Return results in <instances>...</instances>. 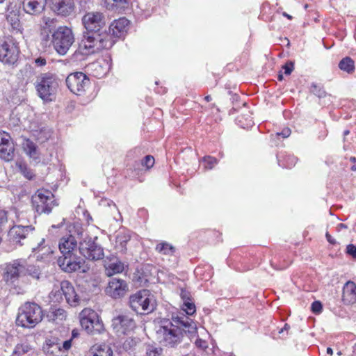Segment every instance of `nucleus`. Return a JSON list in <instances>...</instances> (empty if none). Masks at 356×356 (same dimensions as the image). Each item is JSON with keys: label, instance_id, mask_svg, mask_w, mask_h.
Returning a JSON list of instances; mask_svg holds the SVG:
<instances>
[{"label": "nucleus", "instance_id": "nucleus-27", "mask_svg": "<svg viewBox=\"0 0 356 356\" xmlns=\"http://www.w3.org/2000/svg\"><path fill=\"white\" fill-rule=\"evenodd\" d=\"M131 238L130 234L128 232H120L115 240V248L120 252H125L127 250V243Z\"/></svg>", "mask_w": 356, "mask_h": 356}, {"label": "nucleus", "instance_id": "nucleus-56", "mask_svg": "<svg viewBox=\"0 0 356 356\" xmlns=\"http://www.w3.org/2000/svg\"><path fill=\"white\" fill-rule=\"evenodd\" d=\"M104 202H106L108 206H109V207L112 206L113 209H116L115 204L112 201L105 200Z\"/></svg>", "mask_w": 356, "mask_h": 356}, {"label": "nucleus", "instance_id": "nucleus-60", "mask_svg": "<svg viewBox=\"0 0 356 356\" xmlns=\"http://www.w3.org/2000/svg\"><path fill=\"white\" fill-rule=\"evenodd\" d=\"M282 15H283V16H284V17H287V18H288V19H292V17H291L290 15H289V14H287L286 13H285V12H284V13H282Z\"/></svg>", "mask_w": 356, "mask_h": 356}, {"label": "nucleus", "instance_id": "nucleus-23", "mask_svg": "<svg viewBox=\"0 0 356 356\" xmlns=\"http://www.w3.org/2000/svg\"><path fill=\"white\" fill-rule=\"evenodd\" d=\"M104 266L106 275L108 277L120 273L124 269V263L115 257L111 259L108 261H106Z\"/></svg>", "mask_w": 356, "mask_h": 356}, {"label": "nucleus", "instance_id": "nucleus-51", "mask_svg": "<svg viewBox=\"0 0 356 356\" xmlns=\"http://www.w3.org/2000/svg\"><path fill=\"white\" fill-rule=\"evenodd\" d=\"M46 60L44 58L39 57L35 60V63L37 66H44L46 65Z\"/></svg>", "mask_w": 356, "mask_h": 356}, {"label": "nucleus", "instance_id": "nucleus-58", "mask_svg": "<svg viewBox=\"0 0 356 356\" xmlns=\"http://www.w3.org/2000/svg\"><path fill=\"white\" fill-rule=\"evenodd\" d=\"M338 227L341 228V229H346L347 228V225H345V224H343V223H341L338 225Z\"/></svg>", "mask_w": 356, "mask_h": 356}, {"label": "nucleus", "instance_id": "nucleus-10", "mask_svg": "<svg viewBox=\"0 0 356 356\" xmlns=\"http://www.w3.org/2000/svg\"><path fill=\"white\" fill-rule=\"evenodd\" d=\"M28 264L24 259H15L6 264L3 278L6 282L15 283L27 275Z\"/></svg>", "mask_w": 356, "mask_h": 356}, {"label": "nucleus", "instance_id": "nucleus-6", "mask_svg": "<svg viewBox=\"0 0 356 356\" xmlns=\"http://www.w3.org/2000/svg\"><path fill=\"white\" fill-rule=\"evenodd\" d=\"M51 42L58 54L65 55L74 42L72 29L65 26H59L51 34Z\"/></svg>", "mask_w": 356, "mask_h": 356}, {"label": "nucleus", "instance_id": "nucleus-22", "mask_svg": "<svg viewBox=\"0 0 356 356\" xmlns=\"http://www.w3.org/2000/svg\"><path fill=\"white\" fill-rule=\"evenodd\" d=\"M342 300L347 305L356 302V284L353 282L348 281L345 284Z\"/></svg>", "mask_w": 356, "mask_h": 356}, {"label": "nucleus", "instance_id": "nucleus-18", "mask_svg": "<svg viewBox=\"0 0 356 356\" xmlns=\"http://www.w3.org/2000/svg\"><path fill=\"white\" fill-rule=\"evenodd\" d=\"M128 291L126 282L122 279L111 278L105 289L106 293L113 298L123 297Z\"/></svg>", "mask_w": 356, "mask_h": 356}, {"label": "nucleus", "instance_id": "nucleus-39", "mask_svg": "<svg viewBox=\"0 0 356 356\" xmlns=\"http://www.w3.org/2000/svg\"><path fill=\"white\" fill-rule=\"evenodd\" d=\"M53 317H54V320H55V321H63L67 317V312L65 309H63L62 308L56 309L53 312Z\"/></svg>", "mask_w": 356, "mask_h": 356}, {"label": "nucleus", "instance_id": "nucleus-44", "mask_svg": "<svg viewBox=\"0 0 356 356\" xmlns=\"http://www.w3.org/2000/svg\"><path fill=\"white\" fill-rule=\"evenodd\" d=\"M197 332H195V337L193 338H189L191 341L195 339V344L197 348L201 349H204L207 347V342L205 340L200 339L197 336H196Z\"/></svg>", "mask_w": 356, "mask_h": 356}, {"label": "nucleus", "instance_id": "nucleus-29", "mask_svg": "<svg viewBox=\"0 0 356 356\" xmlns=\"http://www.w3.org/2000/svg\"><path fill=\"white\" fill-rule=\"evenodd\" d=\"M14 151V144L7 143L0 147V157L6 161H10L13 159Z\"/></svg>", "mask_w": 356, "mask_h": 356}, {"label": "nucleus", "instance_id": "nucleus-47", "mask_svg": "<svg viewBox=\"0 0 356 356\" xmlns=\"http://www.w3.org/2000/svg\"><path fill=\"white\" fill-rule=\"evenodd\" d=\"M283 70H284V74L286 75L291 74L294 68L293 63L288 62L283 66Z\"/></svg>", "mask_w": 356, "mask_h": 356}, {"label": "nucleus", "instance_id": "nucleus-12", "mask_svg": "<svg viewBox=\"0 0 356 356\" xmlns=\"http://www.w3.org/2000/svg\"><path fill=\"white\" fill-rule=\"evenodd\" d=\"M20 50L18 44L13 40L0 42V61L6 65H14L18 60Z\"/></svg>", "mask_w": 356, "mask_h": 356}, {"label": "nucleus", "instance_id": "nucleus-15", "mask_svg": "<svg viewBox=\"0 0 356 356\" xmlns=\"http://www.w3.org/2000/svg\"><path fill=\"white\" fill-rule=\"evenodd\" d=\"M74 231L68 236H63L59 241L58 248L60 253L64 254H74L76 252L77 241L75 238V234L81 236L83 234V229L81 226H74Z\"/></svg>", "mask_w": 356, "mask_h": 356}, {"label": "nucleus", "instance_id": "nucleus-46", "mask_svg": "<svg viewBox=\"0 0 356 356\" xmlns=\"http://www.w3.org/2000/svg\"><path fill=\"white\" fill-rule=\"evenodd\" d=\"M322 308V304L319 301H315L312 304V310L315 314H319Z\"/></svg>", "mask_w": 356, "mask_h": 356}, {"label": "nucleus", "instance_id": "nucleus-30", "mask_svg": "<svg viewBox=\"0 0 356 356\" xmlns=\"http://www.w3.org/2000/svg\"><path fill=\"white\" fill-rule=\"evenodd\" d=\"M339 67L341 70L351 74L355 70L354 61L350 57H346L339 62Z\"/></svg>", "mask_w": 356, "mask_h": 356}, {"label": "nucleus", "instance_id": "nucleus-64", "mask_svg": "<svg viewBox=\"0 0 356 356\" xmlns=\"http://www.w3.org/2000/svg\"><path fill=\"white\" fill-rule=\"evenodd\" d=\"M350 160L352 162H355L356 159H355V157H350Z\"/></svg>", "mask_w": 356, "mask_h": 356}, {"label": "nucleus", "instance_id": "nucleus-8", "mask_svg": "<svg viewBox=\"0 0 356 356\" xmlns=\"http://www.w3.org/2000/svg\"><path fill=\"white\" fill-rule=\"evenodd\" d=\"M33 207L37 213H49L57 205L54 194L49 190L39 189L32 197Z\"/></svg>", "mask_w": 356, "mask_h": 356}, {"label": "nucleus", "instance_id": "nucleus-36", "mask_svg": "<svg viewBox=\"0 0 356 356\" xmlns=\"http://www.w3.org/2000/svg\"><path fill=\"white\" fill-rule=\"evenodd\" d=\"M24 150L31 157L36 158V147L33 142L27 140L24 145Z\"/></svg>", "mask_w": 356, "mask_h": 356}, {"label": "nucleus", "instance_id": "nucleus-2", "mask_svg": "<svg viewBox=\"0 0 356 356\" xmlns=\"http://www.w3.org/2000/svg\"><path fill=\"white\" fill-rule=\"evenodd\" d=\"M114 43L115 41L106 33H88L83 36L79 49L81 54L89 55L97 53L104 49H109Z\"/></svg>", "mask_w": 356, "mask_h": 356}, {"label": "nucleus", "instance_id": "nucleus-48", "mask_svg": "<svg viewBox=\"0 0 356 356\" xmlns=\"http://www.w3.org/2000/svg\"><path fill=\"white\" fill-rule=\"evenodd\" d=\"M8 217H7V213L0 209V230L1 229V227L7 222Z\"/></svg>", "mask_w": 356, "mask_h": 356}, {"label": "nucleus", "instance_id": "nucleus-16", "mask_svg": "<svg viewBox=\"0 0 356 356\" xmlns=\"http://www.w3.org/2000/svg\"><path fill=\"white\" fill-rule=\"evenodd\" d=\"M112 327L119 336L128 334L136 327L134 318L126 314H120L112 320Z\"/></svg>", "mask_w": 356, "mask_h": 356}, {"label": "nucleus", "instance_id": "nucleus-49", "mask_svg": "<svg viewBox=\"0 0 356 356\" xmlns=\"http://www.w3.org/2000/svg\"><path fill=\"white\" fill-rule=\"evenodd\" d=\"M347 253L353 257H356V246L353 244H349L346 247Z\"/></svg>", "mask_w": 356, "mask_h": 356}, {"label": "nucleus", "instance_id": "nucleus-41", "mask_svg": "<svg viewBox=\"0 0 356 356\" xmlns=\"http://www.w3.org/2000/svg\"><path fill=\"white\" fill-rule=\"evenodd\" d=\"M204 168L207 169H212L217 163L216 159L212 156H207L203 159Z\"/></svg>", "mask_w": 356, "mask_h": 356}, {"label": "nucleus", "instance_id": "nucleus-61", "mask_svg": "<svg viewBox=\"0 0 356 356\" xmlns=\"http://www.w3.org/2000/svg\"><path fill=\"white\" fill-rule=\"evenodd\" d=\"M204 99L209 102L211 100V97L210 95H207L204 97Z\"/></svg>", "mask_w": 356, "mask_h": 356}, {"label": "nucleus", "instance_id": "nucleus-43", "mask_svg": "<svg viewBox=\"0 0 356 356\" xmlns=\"http://www.w3.org/2000/svg\"><path fill=\"white\" fill-rule=\"evenodd\" d=\"M8 22L10 24L12 27L15 29H17L19 27V20L18 17L14 14V15H9L7 17Z\"/></svg>", "mask_w": 356, "mask_h": 356}, {"label": "nucleus", "instance_id": "nucleus-35", "mask_svg": "<svg viewBox=\"0 0 356 356\" xmlns=\"http://www.w3.org/2000/svg\"><path fill=\"white\" fill-rule=\"evenodd\" d=\"M182 309L187 315H193L196 309L195 304L190 300H186L185 302H183Z\"/></svg>", "mask_w": 356, "mask_h": 356}, {"label": "nucleus", "instance_id": "nucleus-62", "mask_svg": "<svg viewBox=\"0 0 356 356\" xmlns=\"http://www.w3.org/2000/svg\"><path fill=\"white\" fill-rule=\"evenodd\" d=\"M278 79H279L280 81H282V79H283V75L282 74H279Z\"/></svg>", "mask_w": 356, "mask_h": 356}, {"label": "nucleus", "instance_id": "nucleus-28", "mask_svg": "<svg viewBox=\"0 0 356 356\" xmlns=\"http://www.w3.org/2000/svg\"><path fill=\"white\" fill-rule=\"evenodd\" d=\"M104 6L110 10L120 11L128 6L127 0H104Z\"/></svg>", "mask_w": 356, "mask_h": 356}, {"label": "nucleus", "instance_id": "nucleus-13", "mask_svg": "<svg viewBox=\"0 0 356 356\" xmlns=\"http://www.w3.org/2000/svg\"><path fill=\"white\" fill-rule=\"evenodd\" d=\"M82 23L88 32L99 33L106 25V18L102 13L88 12L83 15Z\"/></svg>", "mask_w": 356, "mask_h": 356}, {"label": "nucleus", "instance_id": "nucleus-19", "mask_svg": "<svg viewBox=\"0 0 356 356\" xmlns=\"http://www.w3.org/2000/svg\"><path fill=\"white\" fill-rule=\"evenodd\" d=\"M51 9L58 15L68 16L74 12V0H51Z\"/></svg>", "mask_w": 356, "mask_h": 356}, {"label": "nucleus", "instance_id": "nucleus-45", "mask_svg": "<svg viewBox=\"0 0 356 356\" xmlns=\"http://www.w3.org/2000/svg\"><path fill=\"white\" fill-rule=\"evenodd\" d=\"M154 163V159L152 156L147 155L145 157L142 164L147 167V168H150L153 166Z\"/></svg>", "mask_w": 356, "mask_h": 356}, {"label": "nucleus", "instance_id": "nucleus-52", "mask_svg": "<svg viewBox=\"0 0 356 356\" xmlns=\"http://www.w3.org/2000/svg\"><path fill=\"white\" fill-rule=\"evenodd\" d=\"M291 129L288 127L284 128L281 133H278V135H282L283 138H287L291 134Z\"/></svg>", "mask_w": 356, "mask_h": 356}, {"label": "nucleus", "instance_id": "nucleus-14", "mask_svg": "<svg viewBox=\"0 0 356 356\" xmlns=\"http://www.w3.org/2000/svg\"><path fill=\"white\" fill-rule=\"evenodd\" d=\"M66 84L73 93L81 95L88 88L90 79L82 72L70 74L66 79Z\"/></svg>", "mask_w": 356, "mask_h": 356}, {"label": "nucleus", "instance_id": "nucleus-37", "mask_svg": "<svg viewBox=\"0 0 356 356\" xmlns=\"http://www.w3.org/2000/svg\"><path fill=\"white\" fill-rule=\"evenodd\" d=\"M162 348L154 345H148L146 348L147 356H160L162 354Z\"/></svg>", "mask_w": 356, "mask_h": 356}, {"label": "nucleus", "instance_id": "nucleus-40", "mask_svg": "<svg viewBox=\"0 0 356 356\" xmlns=\"http://www.w3.org/2000/svg\"><path fill=\"white\" fill-rule=\"evenodd\" d=\"M7 143H13L10 136L3 131H0V147Z\"/></svg>", "mask_w": 356, "mask_h": 356}, {"label": "nucleus", "instance_id": "nucleus-3", "mask_svg": "<svg viewBox=\"0 0 356 356\" xmlns=\"http://www.w3.org/2000/svg\"><path fill=\"white\" fill-rule=\"evenodd\" d=\"M42 319V311L41 307L34 302H26L19 309L16 324L22 327L33 328Z\"/></svg>", "mask_w": 356, "mask_h": 356}, {"label": "nucleus", "instance_id": "nucleus-42", "mask_svg": "<svg viewBox=\"0 0 356 356\" xmlns=\"http://www.w3.org/2000/svg\"><path fill=\"white\" fill-rule=\"evenodd\" d=\"M51 33V32H45L40 31L41 40L44 45L48 46L52 44L51 35H50Z\"/></svg>", "mask_w": 356, "mask_h": 356}, {"label": "nucleus", "instance_id": "nucleus-53", "mask_svg": "<svg viewBox=\"0 0 356 356\" xmlns=\"http://www.w3.org/2000/svg\"><path fill=\"white\" fill-rule=\"evenodd\" d=\"M71 346H72L71 339L67 340L63 343L61 348L65 350H68L70 348Z\"/></svg>", "mask_w": 356, "mask_h": 356}, {"label": "nucleus", "instance_id": "nucleus-63", "mask_svg": "<svg viewBox=\"0 0 356 356\" xmlns=\"http://www.w3.org/2000/svg\"><path fill=\"white\" fill-rule=\"evenodd\" d=\"M351 170L353 171H356V165H354L351 167Z\"/></svg>", "mask_w": 356, "mask_h": 356}, {"label": "nucleus", "instance_id": "nucleus-31", "mask_svg": "<svg viewBox=\"0 0 356 356\" xmlns=\"http://www.w3.org/2000/svg\"><path fill=\"white\" fill-rule=\"evenodd\" d=\"M156 250L165 255H172L175 251V248L167 242H161L156 245Z\"/></svg>", "mask_w": 356, "mask_h": 356}, {"label": "nucleus", "instance_id": "nucleus-17", "mask_svg": "<svg viewBox=\"0 0 356 356\" xmlns=\"http://www.w3.org/2000/svg\"><path fill=\"white\" fill-rule=\"evenodd\" d=\"M58 264L65 272L72 273L79 270L83 264V259L75 253L64 254L58 259Z\"/></svg>", "mask_w": 356, "mask_h": 356}, {"label": "nucleus", "instance_id": "nucleus-54", "mask_svg": "<svg viewBox=\"0 0 356 356\" xmlns=\"http://www.w3.org/2000/svg\"><path fill=\"white\" fill-rule=\"evenodd\" d=\"M325 236L329 243L332 244H334L336 243L335 240L332 237V236L329 233L327 232Z\"/></svg>", "mask_w": 356, "mask_h": 356}, {"label": "nucleus", "instance_id": "nucleus-4", "mask_svg": "<svg viewBox=\"0 0 356 356\" xmlns=\"http://www.w3.org/2000/svg\"><path fill=\"white\" fill-rule=\"evenodd\" d=\"M58 83L54 75L44 73L39 75L35 83L38 96L44 102H51L55 97Z\"/></svg>", "mask_w": 356, "mask_h": 356}, {"label": "nucleus", "instance_id": "nucleus-55", "mask_svg": "<svg viewBox=\"0 0 356 356\" xmlns=\"http://www.w3.org/2000/svg\"><path fill=\"white\" fill-rule=\"evenodd\" d=\"M44 243V238H42L41 241L39 242L38 243V247L36 248H33V249L35 250H40V247L42 246V245Z\"/></svg>", "mask_w": 356, "mask_h": 356}, {"label": "nucleus", "instance_id": "nucleus-11", "mask_svg": "<svg viewBox=\"0 0 356 356\" xmlns=\"http://www.w3.org/2000/svg\"><path fill=\"white\" fill-rule=\"evenodd\" d=\"M79 250L80 253L87 259L95 261L103 259L104 250L100 245L90 236H86L79 242Z\"/></svg>", "mask_w": 356, "mask_h": 356}, {"label": "nucleus", "instance_id": "nucleus-33", "mask_svg": "<svg viewBox=\"0 0 356 356\" xmlns=\"http://www.w3.org/2000/svg\"><path fill=\"white\" fill-rule=\"evenodd\" d=\"M31 347L28 344H18L15 346L13 352V356H24L26 353L29 352Z\"/></svg>", "mask_w": 356, "mask_h": 356}, {"label": "nucleus", "instance_id": "nucleus-20", "mask_svg": "<svg viewBox=\"0 0 356 356\" xmlns=\"http://www.w3.org/2000/svg\"><path fill=\"white\" fill-rule=\"evenodd\" d=\"M32 234L29 226H13L8 232L10 240L15 243L24 245L22 240L29 238Z\"/></svg>", "mask_w": 356, "mask_h": 356}, {"label": "nucleus", "instance_id": "nucleus-59", "mask_svg": "<svg viewBox=\"0 0 356 356\" xmlns=\"http://www.w3.org/2000/svg\"><path fill=\"white\" fill-rule=\"evenodd\" d=\"M327 353L332 355L333 354V350L331 348H327Z\"/></svg>", "mask_w": 356, "mask_h": 356}, {"label": "nucleus", "instance_id": "nucleus-32", "mask_svg": "<svg viewBox=\"0 0 356 356\" xmlns=\"http://www.w3.org/2000/svg\"><path fill=\"white\" fill-rule=\"evenodd\" d=\"M47 343V353H54L56 352V356H60V353L62 351L61 343L59 342H51V340Z\"/></svg>", "mask_w": 356, "mask_h": 356}, {"label": "nucleus", "instance_id": "nucleus-9", "mask_svg": "<svg viewBox=\"0 0 356 356\" xmlns=\"http://www.w3.org/2000/svg\"><path fill=\"white\" fill-rule=\"evenodd\" d=\"M62 294L64 295L67 302L70 306L76 307L81 302L79 295L76 293L74 286L69 281L65 280L61 282L60 286L55 287L51 292L50 296L54 298L56 301L59 302L62 300Z\"/></svg>", "mask_w": 356, "mask_h": 356}, {"label": "nucleus", "instance_id": "nucleus-5", "mask_svg": "<svg viewBox=\"0 0 356 356\" xmlns=\"http://www.w3.org/2000/svg\"><path fill=\"white\" fill-rule=\"evenodd\" d=\"M129 305L136 313L145 314L154 311L156 302L148 290H142L130 296Z\"/></svg>", "mask_w": 356, "mask_h": 356}, {"label": "nucleus", "instance_id": "nucleus-26", "mask_svg": "<svg viewBox=\"0 0 356 356\" xmlns=\"http://www.w3.org/2000/svg\"><path fill=\"white\" fill-rule=\"evenodd\" d=\"M58 22L56 18L44 16L42 18L40 31L53 33L58 28Z\"/></svg>", "mask_w": 356, "mask_h": 356}, {"label": "nucleus", "instance_id": "nucleus-50", "mask_svg": "<svg viewBox=\"0 0 356 356\" xmlns=\"http://www.w3.org/2000/svg\"><path fill=\"white\" fill-rule=\"evenodd\" d=\"M180 296L184 302H185L186 300H191L190 294L186 290L181 289Z\"/></svg>", "mask_w": 356, "mask_h": 356}, {"label": "nucleus", "instance_id": "nucleus-38", "mask_svg": "<svg viewBox=\"0 0 356 356\" xmlns=\"http://www.w3.org/2000/svg\"><path fill=\"white\" fill-rule=\"evenodd\" d=\"M27 275H29L33 279L39 280L42 274L38 267L28 265Z\"/></svg>", "mask_w": 356, "mask_h": 356}, {"label": "nucleus", "instance_id": "nucleus-1", "mask_svg": "<svg viewBox=\"0 0 356 356\" xmlns=\"http://www.w3.org/2000/svg\"><path fill=\"white\" fill-rule=\"evenodd\" d=\"M196 330L195 323L181 314L180 316H172L171 320H161L156 335L163 346L175 347L183 341L185 336L188 338L195 337Z\"/></svg>", "mask_w": 356, "mask_h": 356}, {"label": "nucleus", "instance_id": "nucleus-57", "mask_svg": "<svg viewBox=\"0 0 356 356\" xmlns=\"http://www.w3.org/2000/svg\"><path fill=\"white\" fill-rule=\"evenodd\" d=\"M290 328V326L288 324H285L284 327L281 329L280 333H282L284 331H288Z\"/></svg>", "mask_w": 356, "mask_h": 356}, {"label": "nucleus", "instance_id": "nucleus-24", "mask_svg": "<svg viewBox=\"0 0 356 356\" xmlns=\"http://www.w3.org/2000/svg\"><path fill=\"white\" fill-rule=\"evenodd\" d=\"M45 7L46 6L32 0H24L23 2V10L31 15H39L44 10Z\"/></svg>", "mask_w": 356, "mask_h": 356}, {"label": "nucleus", "instance_id": "nucleus-34", "mask_svg": "<svg viewBox=\"0 0 356 356\" xmlns=\"http://www.w3.org/2000/svg\"><path fill=\"white\" fill-rule=\"evenodd\" d=\"M16 165L20 172L28 179H31L33 177V172L29 169L26 165L22 162H17Z\"/></svg>", "mask_w": 356, "mask_h": 356}, {"label": "nucleus", "instance_id": "nucleus-21", "mask_svg": "<svg viewBox=\"0 0 356 356\" xmlns=\"http://www.w3.org/2000/svg\"><path fill=\"white\" fill-rule=\"evenodd\" d=\"M129 21L125 17H120L111 23L109 26L110 33L116 38L124 37L127 31Z\"/></svg>", "mask_w": 356, "mask_h": 356}, {"label": "nucleus", "instance_id": "nucleus-7", "mask_svg": "<svg viewBox=\"0 0 356 356\" xmlns=\"http://www.w3.org/2000/svg\"><path fill=\"white\" fill-rule=\"evenodd\" d=\"M79 321L81 327L90 334H100L104 330L99 315L90 308H85L80 312Z\"/></svg>", "mask_w": 356, "mask_h": 356}, {"label": "nucleus", "instance_id": "nucleus-25", "mask_svg": "<svg viewBox=\"0 0 356 356\" xmlns=\"http://www.w3.org/2000/svg\"><path fill=\"white\" fill-rule=\"evenodd\" d=\"M90 356H113L111 348L106 344H95L89 350Z\"/></svg>", "mask_w": 356, "mask_h": 356}]
</instances>
